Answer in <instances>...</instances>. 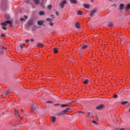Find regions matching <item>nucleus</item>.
Masks as SVG:
<instances>
[{"label": "nucleus", "mask_w": 130, "mask_h": 130, "mask_svg": "<svg viewBox=\"0 0 130 130\" xmlns=\"http://www.w3.org/2000/svg\"><path fill=\"white\" fill-rule=\"evenodd\" d=\"M8 24H9L11 27H13V20H7L4 21V22L1 23L2 28L3 30H7V26Z\"/></svg>", "instance_id": "obj_1"}, {"label": "nucleus", "mask_w": 130, "mask_h": 130, "mask_svg": "<svg viewBox=\"0 0 130 130\" xmlns=\"http://www.w3.org/2000/svg\"><path fill=\"white\" fill-rule=\"evenodd\" d=\"M70 110V108H67L66 110H63L60 113H59L57 114L58 116H60V115H62V114H66V113L67 112V111H69Z\"/></svg>", "instance_id": "obj_2"}, {"label": "nucleus", "mask_w": 130, "mask_h": 130, "mask_svg": "<svg viewBox=\"0 0 130 130\" xmlns=\"http://www.w3.org/2000/svg\"><path fill=\"white\" fill-rule=\"evenodd\" d=\"M88 47V45H83L79 48V50H80V51H81V50H85V49H87Z\"/></svg>", "instance_id": "obj_3"}, {"label": "nucleus", "mask_w": 130, "mask_h": 130, "mask_svg": "<svg viewBox=\"0 0 130 130\" xmlns=\"http://www.w3.org/2000/svg\"><path fill=\"white\" fill-rule=\"evenodd\" d=\"M67 0H63L62 1H61L60 3H59V6L60 7V8H64V5H66L67 4Z\"/></svg>", "instance_id": "obj_4"}, {"label": "nucleus", "mask_w": 130, "mask_h": 130, "mask_svg": "<svg viewBox=\"0 0 130 130\" xmlns=\"http://www.w3.org/2000/svg\"><path fill=\"white\" fill-rule=\"evenodd\" d=\"M82 81L84 85H88V84H89L91 82V81L89 79H85L84 78L83 79Z\"/></svg>", "instance_id": "obj_5"}, {"label": "nucleus", "mask_w": 130, "mask_h": 130, "mask_svg": "<svg viewBox=\"0 0 130 130\" xmlns=\"http://www.w3.org/2000/svg\"><path fill=\"white\" fill-rule=\"evenodd\" d=\"M96 12H97V9H94L92 10L90 13V16L93 17V16H94V14H95Z\"/></svg>", "instance_id": "obj_6"}, {"label": "nucleus", "mask_w": 130, "mask_h": 130, "mask_svg": "<svg viewBox=\"0 0 130 130\" xmlns=\"http://www.w3.org/2000/svg\"><path fill=\"white\" fill-rule=\"evenodd\" d=\"M33 24H34V22L33 21L32 19H30L27 22V24L28 25V26H32Z\"/></svg>", "instance_id": "obj_7"}, {"label": "nucleus", "mask_w": 130, "mask_h": 130, "mask_svg": "<svg viewBox=\"0 0 130 130\" xmlns=\"http://www.w3.org/2000/svg\"><path fill=\"white\" fill-rule=\"evenodd\" d=\"M104 108V105H101L100 106H98L96 107V109L100 110V109H103Z\"/></svg>", "instance_id": "obj_8"}, {"label": "nucleus", "mask_w": 130, "mask_h": 130, "mask_svg": "<svg viewBox=\"0 0 130 130\" xmlns=\"http://www.w3.org/2000/svg\"><path fill=\"white\" fill-rule=\"evenodd\" d=\"M71 4H74V5H77L78 4V1L77 0H70Z\"/></svg>", "instance_id": "obj_9"}, {"label": "nucleus", "mask_w": 130, "mask_h": 130, "mask_svg": "<svg viewBox=\"0 0 130 130\" xmlns=\"http://www.w3.org/2000/svg\"><path fill=\"white\" fill-rule=\"evenodd\" d=\"M44 23V21H43V20H39L38 21V25H40L41 26L43 25Z\"/></svg>", "instance_id": "obj_10"}, {"label": "nucleus", "mask_w": 130, "mask_h": 130, "mask_svg": "<svg viewBox=\"0 0 130 130\" xmlns=\"http://www.w3.org/2000/svg\"><path fill=\"white\" fill-rule=\"evenodd\" d=\"M53 52L55 54L58 53V49L55 48L53 49Z\"/></svg>", "instance_id": "obj_11"}, {"label": "nucleus", "mask_w": 130, "mask_h": 130, "mask_svg": "<svg viewBox=\"0 0 130 130\" xmlns=\"http://www.w3.org/2000/svg\"><path fill=\"white\" fill-rule=\"evenodd\" d=\"M83 7H84V8H85V9H89V8H90V5L84 4V5H83Z\"/></svg>", "instance_id": "obj_12"}, {"label": "nucleus", "mask_w": 130, "mask_h": 130, "mask_svg": "<svg viewBox=\"0 0 130 130\" xmlns=\"http://www.w3.org/2000/svg\"><path fill=\"white\" fill-rule=\"evenodd\" d=\"M124 9V4H121L120 5V10H123Z\"/></svg>", "instance_id": "obj_13"}, {"label": "nucleus", "mask_w": 130, "mask_h": 130, "mask_svg": "<svg viewBox=\"0 0 130 130\" xmlns=\"http://www.w3.org/2000/svg\"><path fill=\"white\" fill-rule=\"evenodd\" d=\"M38 47H43V46H44V44H41L40 43H38L37 45Z\"/></svg>", "instance_id": "obj_14"}, {"label": "nucleus", "mask_w": 130, "mask_h": 130, "mask_svg": "<svg viewBox=\"0 0 130 130\" xmlns=\"http://www.w3.org/2000/svg\"><path fill=\"white\" fill-rule=\"evenodd\" d=\"M51 120L52 122H55V121H56V118H55V117H52Z\"/></svg>", "instance_id": "obj_15"}, {"label": "nucleus", "mask_w": 130, "mask_h": 130, "mask_svg": "<svg viewBox=\"0 0 130 130\" xmlns=\"http://www.w3.org/2000/svg\"><path fill=\"white\" fill-rule=\"evenodd\" d=\"M34 2L36 5H39V3H40L39 0H34Z\"/></svg>", "instance_id": "obj_16"}, {"label": "nucleus", "mask_w": 130, "mask_h": 130, "mask_svg": "<svg viewBox=\"0 0 130 130\" xmlns=\"http://www.w3.org/2000/svg\"><path fill=\"white\" fill-rule=\"evenodd\" d=\"M108 27H112L113 26V23L112 22H110L108 23Z\"/></svg>", "instance_id": "obj_17"}, {"label": "nucleus", "mask_w": 130, "mask_h": 130, "mask_svg": "<svg viewBox=\"0 0 130 130\" xmlns=\"http://www.w3.org/2000/svg\"><path fill=\"white\" fill-rule=\"evenodd\" d=\"M10 93H11V91H7L3 93V95H9V94H10Z\"/></svg>", "instance_id": "obj_18"}, {"label": "nucleus", "mask_w": 130, "mask_h": 130, "mask_svg": "<svg viewBox=\"0 0 130 130\" xmlns=\"http://www.w3.org/2000/svg\"><path fill=\"white\" fill-rule=\"evenodd\" d=\"M15 114L16 115V116H20V115L19 114V111H17L16 110H15Z\"/></svg>", "instance_id": "obj_19"}, {"label": "nucleus", "mask_w": 130, "mask_h": 130, "mask_svg": "<svg viewBox=\"0 0 130 130\" xmlns=\"http://www.w3.org/2000/svg\"><path fill=\"white\" fill-rule=\"evenodd\" d=\"M75 26L76 27H77V28H80V23L79 22L76 23Z\"/></svg>", "instance_id": "obj_20"}, {"label": "nucleus", "mask_w": 130, "mask_h": 130, "mask_svg": "<svg viewBox=\"0 0 130 130\" xmlns=\"http://www.w3.org/2000/svg\"><path fill=\"white\" fill-rule=\"evenodd\" d=\"M39 15H40V16H44V12H43V11H41V12H40Z\"/></svg>", "instance_id": "obj_21"}, {"label": "nucleus", "mask_w": 130, "mask_h": 130, "mask_svg": "<svg viewBox=\"0 0 130 130\" xmlns=\"http://www.w3.org/2000/svg\"><path fill=\"white\" fill-rule=\"evenodd\" d=\"M127 103V101H123L121 103V104L122 105H125V104H126Z\"/></svg>", "instance_id": "obj_22"}, {"label": "nucleus", "mask_w": 130, "mask_h": 130, "mask_svg": "<svg viewBox=\"0 0 130 130\" xmlns=\"http://www.w3.org/2000/svg\"><path fill=\"white\" fill-rule=\"evenodd\" d=\"M130 9V4H128L125 8V10H129Z\"/></svg>", "instance_id": "obj_23"}, {"label": "nucleus", "mask_w": 130, "mask_h": 130, "mask_svg": "<svg viewBox=\"0 0 130 130\" xmlns=\"http://www.w3.org/2000/svg\"><path fill=\"white\" fill-rule=\"evenodd\" d=\"M20 48H21V49H23V48H25V45H23V44H21L20 45Z\"/></svg>", "instance_id": "obj_24"}, {"label": "nucleus", "mask_w": 130, "mask_h": 130, "mask_svg": "<svg viewBox=\"0 0 130 130\" xmlns=\"http://www.w3.org/2000/svg\"><path fill=\"white\" fill-rule=\"evenodd\" d=\"M78 15L81 16V15H83V13H82V12H81V11H78Z\"/></svg>", "instance_id": "obj_25"}, {"label": "nucleus", "mask_w": 130, "mask_h": 130, "mask_svg": "<svg viewBox=\"0 0 130 130\" xmlns=\"http://www.w3.org/2000/svg\"><path fill=\"white\" fill-rule=\"evenodd\" d=\"M36 110V108H35V107H32L31 111H35Z\"/></svg>", "instance_id": "obj_26"}, {"label": "nucleus", "mask_w": 130, "mask_h": 130, "mask_svg": "<svg viewBox=\"0 0 130 130\" xmlns=\"http://www.w3.org/2000/svg\"><path fill=\"white\" fill-rule=\"evenodd\" d=\"M78 113H79V114H81V115H84V113L83 112L81 111H79Z\"/></svg>", "instance_id": "obj_27"}, {"label": "nucleus", "mask_w": 130, "mask_h": 130, "mask_svg": "<svg viewBox=\"0 0 130 130\" xmlns=\"http://www.w3.org/2000/svg\"><path fill=\"white\" fill-rule=\"evenodd\" d=\"M46 21H50V22H51V21H52V19L49 18H46Z\"/></svg>", "instance_id": "obj_28"}, {"label": "nucleus", "mask_w": 130, "mask_h": 130, "mask_svg": "<svg viewBox=\"0 0 130 130\" xmlns=\"http://www.w3.org/2000/svg\"><path fill=\"white\" fill-rule=\"evenodd\" d=\"M118 96V95H117V94L115 93L114 95V98H117V97Z\"/></svg>", "instance_id": "obj_29"}, {"label": "nucleus", "mask_w": 130, "mask_h": 130, "mask_svg": "<svg viewBox=\"0 0 130 130\" xmlns=\"http://www.w3.org/2000/svg\"><path fill=\"white\" fill-rule=\"evenodd\" d=\"M67 106H68V105H63V104H62V105H61V107H66Z\"/></svg>", "instance_id": "obj_30"}, {"label": "nucleus", "mask_w": 130, "mask_h": 130, "mask_svg": "<svg viewBox=\"0 0 130 130\" xmlns=\"http://www.w3.org/2000/svg\"><path fill=\"white\" fill-rule=\"evenodd\" d=\"M51 8H52V6L51 5H49L48 6V9H49V10H50V9H51Z\"/></svg>", "instance_id": "obj_31"}, {"label": "nucleus", "mask_w": 130, "mask_h": 130, "mask_svg": "<svg viewBox=\"0 0 130 130\" xmlns=\"http://www.w3.org/2000/svg\"><path fill=\"white\" fill-rule=\"evenodd\" d=\"M50 26H53V23H52L51 21H50Z\"/></svg>", "instance_id": "obj_32"}, {"label": "nucleus", "mask_w": 130, "mask_h": 130, "mask_svg": "<svg viewBox=\"0 0 130 130\" xmlns=\"http://www.w3.org/2000/svg\"><path fill=\"white\" fill-rule=\"evenodd\" d=\"M1 37H6V35L5 34H2L1 35Z\"/></svg>", "instance_id": "obj_33"}, {"label": "nucleus", "mask_w": 130, "mask_h": 130, "mask_svg": "<svg viewBox=\"0 0 130 130\" xmlns=\"http://www.w3.org/2000/svg\"><path fill=\"white\" fill-rule=\"evenodd\" d=\"M55 15H56V16H59V14H58V12H55Z\"/></svg>", "instance_id": "obj_34"}, {"label": "nucleus", "mask_w": 130, "mask_h": 130, "mask_svg": "<svg viewBox=\"0 0 130 130\" xmlns=\"http://www.w3.org/2000/svg\"><path fill=\"white\" fill-rule=\"evenodd\" d=\"M25 20V19L23 18H20V21L21 22H23V21H24Z\"/></svg>", "instance_id": "obj_35"}, {"label": "nucleus", "mask_w": 130, "mask_h": 130, "mask_svg": "<svg viewBox=\"0 0 130 130\" xmlns=\"http://www.w3.org/2000/svg\"><path fill=\"white\" fill-rule=\"evenodd\" d=\"M92 123H95V124H98V123H97V122H96L95 121H92Z\"/></svg>", "instance_id": "obj_36"}, {"label": "nucleus", "mask_w": 130, "mask_h": 130, "mask_svg": "<svg viewBox=\"0 0 130 130\" xmlns=\"http://www.w3.org/2000/svg\"><path fill=\"white\" fill-rule=\"evenodd\" d=\"M46 103H53V102H52L50 101H49L46 102Z\"/></svg>", "instance_id": "obj_37"}, {"label": "nucleus", "mask_w": 130, "mask_h": 130, "mask_svg": "<svg viewBox=\"0 0 130 130\" xmlns=\"http://www.w3.org/2000/svg\"><path fill=\"white\" fill-rule=\"evenodd\" d=\"M116 130H124V128H117Z\"/></svg>", "instance_id": "obj_38"}, {"label": "nucleus", "mask_w": 130, "mask_h": 130, "mask_svg": "<svg viewBox=\"0 0 130 130\" xmlns=\"http://www.w3.org/2000/svg\"><path fill=\"white\" fill-rule=\"evenodd\" d=\"M10 19L11 18H10V17H7L6 20H10Z\"/></svg>", "instance_id": "obj_39"}, {"label": "nucleus", "mask_w": 130, "mask_h": 130, "mask_svg": "<svg viewBox=\"0 0 130 130\" xmlns=\"http://www.w3.org/2000/svg\"><path fill=\"white\" fill-rule=\"evenodd\" d=\"M24 18H25V19H28V17L26 15L24 16Z\"/></svg>", "instance_id": "obj_40"}, {"label": "nucleus", "mask_w": 130, "mask_h": 130, "mask_svg": "<svg viewBox=\"0 0 130 130\" xmlns=\"http://www.w3.org/2000/svg\"><path fill=\"white\" fill-rule=\"evenodd\" d=\"M29 41H30V40H26L25 41V42H26V43H28V42H29Z\"/></svg>", "instance_id": "obj_41"}, {"label": "nucleus", "mask_w": 130, "mask_h": 130, "mask_svg": "<svg viewBox=\"0 0 130 130\" xmlns=\"http://www.w3.org/2000/svg\"><path fill=\"white\" fill-rule=\"evenodd\" d=\"M73 102H74L73 101H71V102H69L68 103L69 104H71L73 103Z\"/></svg>", "instance_id": "obj_42"}, {"label": "nucleus", "mask_w": 130, "mask_h": 130, "mask_svg": "<svg viewBox=\"0 0 130 130\" xmlns=\"http://www.w3.org/2000/svg\"><path fill=\"white\" fill-rule=\"evenodd\" d=\"M112 7H116V4H114L112 6Z\"/></svg>", "instance_id": "obj_43"}, {"label": "nucleus", "mask_w": 130, "mask_h": 130, "mask_svg": "<svg viewBox=\"0 0 130 130\" xmlns=\"http://www.w3.org/2000/svg\"><path fill=\"white\" fill-rule=\"evenodd\" d=\"M30 41H31V42H34V39H31Z\"/></svg>", "instance_id": "obj_44"}, {"label": "nucleus", "mask_w": 130, "mask_h": 130, "mask_svg": "<svg viewBox=\"0 0 130 130\" xmlns=\"http://www.w3.org/2000/svg\"><path fill=\"white\" fill-rule=\"evenodd\" d=\"M58 105H59V104H56L54 105L55 106H58Z\"/></svg>", "instance_id": "obj_45"}, {"label": "nucleus", "mask_w": 130, "mask_h": 130, "mask_svg": "<svg viewBox=\"0 0 130 130\" xmlns=\"http://www.w3.org/2000/svg\"><path fill=\"white\" fill-rule=\"evenodd\" d=\"M29 1L28 0V1H26V4H29Z\"/></svg>", "instance_id": "obj_46"}, {"label": "nucleus", "mask_w": 130, "mask_h": 130, "mask_svg": "<svg viewBox=\"0 0 130 130\" xmlns=\"http://www.w3.org/2000/svg\"><path fill=\"white\" fill-rule=\"evenodd\" d=\"M90 115H91V113H89L88 115L87 116V117H89V116H90Z\"/></svg>", "instance_id": "obj_47"}, {"label": "nucleus", "mask_w": 130, "mask_h": 130, "mask_svg": "<svg viewBox=\"0 0 130 130\" xmlns=\"http://www.w3.org/2000/svg\"><path fill=\"white\" fill-rule=\"evenodd\" d=\"M130 106V103L129 104H128V105H126V106H127V107H128V106Z\"/></svg>", "instance_id": "obj_48"}, {"label": "nucleus", "mask_w": 130, "mask_h": 130, "mask_svg": "<svg viewBox=\"0 0 130 130\" xmlns=\"http://www.w3.org/2000/svg\"><path fill=\"white\" fill-rule=\"evenodd\" d=\"M91 3H93L94 2V0H90Z\"/></svg>", "instance_id": "obj_49"}, {"label": "nucleus", "mask_w": 130, "mask_h": 130, "mask_svg": "<svg viewBox=\"0 0 130 130\" xmlns=\"http://www.w3.org/2000/svg\"><path fill=\"white\" fill-rule=\"evenodd\" d=\"M70 61H73V59H71Z\"/></svg>", "instance_id": "obj_50"}, {"label": "nucleus", "mask_w": 130, "mask_h": 130, "mask_svg": "<svg viewBox=\"0 0 130 130\" xmlns=\"http://www.w3.org/2000/svg\"><path fill=\"white\" fill-rule=\"evenodd\" d=\"M112 1H113V0H110V2H112Z\"/></svg>", "instance_id": "obj_51"}, {"label": "nucleus", "mask_w": 130, "mask_h": 130, "mask_svg": "<svg viewBox=\"0 0 130 130\" xmlns=\"http://www.w3.org/2000/svg\"><path fill=\"white\" fill-rule=\"evenodd\" d=\"M71 75H73L72 74H69V76H71Z\"/></svg>", "instance_id": "obj_52"}, {"label": "nucleus", "mask_w": 130, "mask_h": 130, "mask_svg": "<svg viewBox=\"0 0 130 130\" xmlns=\"http://www.w3.org/2000/svg\"><path fill=\"white\" fill-rule=\"evenodd\" d=\"M21 111H22V112H23V109H21Z\"/></svg>", "instance_id": "obj_53"}, {"label": "nucleus", "mask_w": 130, "mask_h": 130, "mask_svg": "<svg viewBox=\"0 0 130 130\" xmlns=\"http://www.w3.org/2000/svg\"><path fill=\"white\" fill-rule=\"evenodd\" d=\"M51 17H53V15H51Z\"/></svg>", "instance_id": "obj_54"}, {"label": "nucleus", "mask_w": 130, "mask_h": 130, "mask_svg": "<svg viewBox=\"0 0 130 130\" xmlns=\"http://www.w3.org/2000/svg\"><path fill=\"white\" fill-rule=\"evenodd\" d=\"M4 48H5V47H3V49H4Z\"/></svg>", "instance_id": "obj_55"}, {"label": "nucleus", "mask_w": 130, "mask_h": 130, "mask_svg": "<svg viewBox=\"0 0 130 130\" xmlns=\"http://www.w3.org/2000/svg\"><path fill=\"white\" fill-rule=\"evenodd\" d=\"M72 79H73V80H74V77H72Z\"/></svg>", "instance_id": "obj_56"}, {"label": "nucleus", "mask_w": 130, "mask_h": 130, "mask_svg": "<svg viewBox=\"0 0 130 130\" xmlns=\"http://www.w3.org/2000/svg\"><path fill=\"white\" fill-rule=\"evenodd\" d=\"M129 112H130V109H129Z\"/></svg>", "instance_id": "obj_57"}, {"label": "nucleus", "mask_w": 130, "mask_h": 130, "mask_svg": "<svg viewBox=\"0 0 130 130\" xmlns=\"http://www.w3.org/2000/svg\"><path fill=\"white\" fill-rule=\"evenodd\" d=\"M129 26H130V22L129 23Z\"/></svg>", "instance_id": "obj_58"}]
</instances>
